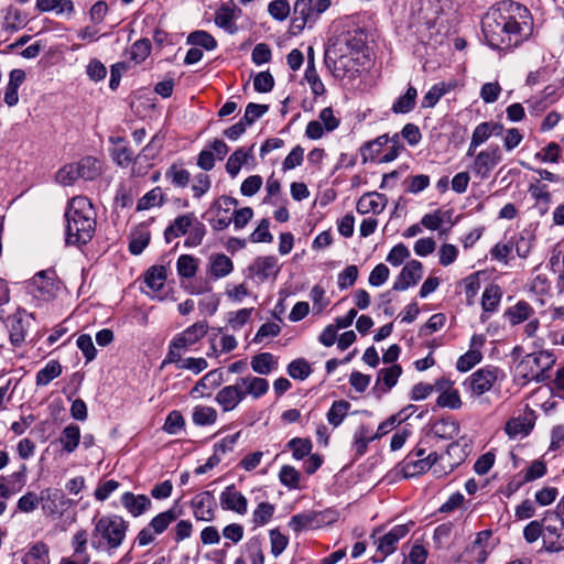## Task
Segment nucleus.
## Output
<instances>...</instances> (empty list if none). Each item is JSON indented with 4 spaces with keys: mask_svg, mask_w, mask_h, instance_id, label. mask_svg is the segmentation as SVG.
<instances>
[{
    "mask_svg": "<svg viewBox=\"0 0 564 564\" xmlns=\"http://www.w3.org/2000/svg\"><path fill=\"white\" fill-rule=\"evenodd\" d=\"M253 148L252 144L249 148H238L228 158L226 162V172L234 178L236 177L241 166L247 164L249 160L253 159Z\"/></svg>",
    "mask_w": 564,
    "mask_h": 564,
    "instance_id": "nucleus-32",
    "label": "nucleus"
},
{
    "mask_svg": "<svg viewBox=\"0 0 564 564\" xmlns=\"http://www.w3.org/2000/svg\"><path fill=\"white\" fill-rule=\"evenodd\" d=\"M234 270L231 259L224 254L217 253L209 258V273L214 279H221L229 275Z\"/></svg>",
    "mask_w": 564,
    "mask_h": 564,
    "instance_id": "nucleus-36",
    "label": "nucleus"
},
{
    "mask_svg": "<svg viewBox=\"0 0 564 564\" xmlns=\"http://www.w3.org/2000/svg\"><path fill=\"white\" fill-rule=\"evenodd\" d=\"M305 80L310 85L311 91L315 96H322L325 93V86L317 74V70L314 65V61L308 59L307 66L304 74Z\"/></svg>",
    "mask_w": 564,
    "mask_h": 564,
    "instance_id": "nucleus-54",
    "label": "nucleus"
},
{
    "mask_svg": "<svg viewBox=\"0 0 564 564\" xmlns=\"http://www.w3.org/2000/svg\"><path fill=\"white\" fill-rule=\"evenodd\" d=\"M279 270L278 259L274 256L258 257L249 267L250 274L259 282L276 276Z\"/></svg>",
    "mask_w": 564,
    "mask_h": 564,
    "instance_id": "nucleus-25",
    "label": "nucleus"
},
{
    "mask_svg": "<svg viewBox=\"0 0 564 564\" xmlns=\"http://www.w3.org/2000/svg\"><path fill=\"white\" fill-rule=\"evenodd\" d=\"M208 330V324L205 321L197 322L182 333L176 334L170 343L165 361H180L182 350L189 348L202 339Z\"/></svg>",
    "mask_w": 564,
    "mask_h": 564,
    "instance_id": "nucleus-9",
    "label": "nucleus"
},
{
    "mask_svg": "<svg viewBox=\"0 0 564 564\" xmlns=\"http://www.w3.org/2000/svg\"><path fill=\"white\" fill-rule=\"evenodd\" d=\"M25 471L26 467L22 465L21 470L7 477L0 476V497L2 499H9L22 490L25 484Z\"/></svg>",
    "mask_w": 564,
    "mask_h": 564,
    "instance_id": "nucleus-28",
    "label": "nucleus"
},
{
    "mask_svg": "<svg viewBox=\"0 0 564 564\" xmlns=\"http://www.w3.org/2000/svg\"><path fill=\"white\" fill-rule=\"evenodd\" d=\"M503 132V126L495 121H484L476 126L473 131L471 138L475 143L484 144L491 137H499Z\"/></svg>",
    "mask_w": 564,
    "mask_h": 564,
    "instance_id": "nucleus-35",
    "label": "nucleus"
},
{
    "mask_svg": "<svg viewBox=\"0 0 564 564\" xmlns=\"http://www.w3.org/2000/svg\"><path fill=\"white\" fill-rule=\"evenodd\" d=\"M25 289L35 300L50 302L59 292L61 282L57 280L54 270H42L26 281Z\"/></svg>",
    "mask_w": 564,
    "mask_h": 564,
    "instance_id": "nucleus-8",
    "label": "nucleus"
},
{
    "mask_svg": "<svg viewBox=\"0 0 564 564\" xmlns=\"http://www.w3.org/2000/svg\"><path fill=\"white\" fill-rule=\"evenodd\" d=\"M389 142V135L382 134L378 138L367 141L362 144L360 148V155L362 159V162L366 163L368 161H375L379 153L381 152L382 148Z\"/></svg>",
    "mask_w": 564,
    "mask_h": 564,
    "instance_id": "nucleus-44",
    "label": "nucleus"
},
{
    "mask_svg": "<svg viewBox=\"0 0 564 564\" xmlns=\"http://www.w3.org/2000/svg\"><path fill=\"white\" fill-rule=\"evenodd\" d=\"M502 295V289L498 284L491 283L485 288L481 295V323H485L491 314L496 313L499 310Z\"/></svg>",
    "mask_w": 564,
    "mask_h": 564,
    "instance_id": "nucleus-24",
    "label": "nucleus"
},
{
    "mask_svg": "<svg viewBox=\"0 0 564 564\" xmlns=\"http://www.w3.org/2000/svg\"><path fill=\"white\" fill-rule=\"evenodd\" d=\"M417 90L413 86H409L406 91L397 98L393 102L391 110L394 113H409L416 105Z\"/></svg>",
    "mask_w": 564,
    "mask_h": 564,
    "instance_id": "nucleus-45",
    "label": "nucleus"
},
{
    "mask_svg": "<svg viewBox=\"0 0 564 564\" xmlns=\"http://www.w3.org/2000/svg\"><path fill=\"white\" fill-rule=\"evenodd\" d=\"M90 544L95 550L107 551L111 554L126 539L128 521L118 514H106L94 519Z\"/></svg>",
    "mask_w": 564,
    "mask_h": 564,
    "instance_id": "nucleus-4",
    "label": "nucleus"
},
{
    "mask_svg": "<svg viewBox=\"0 0 564 564\" xmlns=\"http://www.w3.org/2000/svg\"><path fill=\"white\" fill-rule=\"evenodd\" d=\"M36 9L41 12H55L57 15H72L75 11L72 0H36Z\"/></svg>",
    "mask_w": 564,
    "mask_h": 564,
    "instance_id": "nucleus-37",
    "label": "nucleus"
},
{
    "mask_svg": "<svg viewBox=\"0 0 564 564\" xmlns=\"http://www.w3.org/2000/svg\"><path fill=\"white\" fill-rule=\"evenodd\" d=\"M480 272H475L464 278L462 283L464 284V293L466 296L467 305H473L478 291L480 290Z\"/></svg>",
    "mask_w": 564,
    "mask_h": 564,
    "instance_id": "nucleus-59",
    "label": "nucleus"
},
{
    "mask_svg": "<svg viewBox=\"0 0 564 564\" xmlns=\"http://www.w3.org/2000/svg\"><path fill=\"white\" fill-rule=\"evenodd\" d=\"M293 13L292 29L294 30V33L302 32L306 24L314 23L316 21L313 0H296Z\"/></svg>",
    "mask_w": 564,
    "mask_h": 564,
    "instance_id": "nucleus-26",
    "label": "nucleus"
},
{
    "mask_svg": "<svg viewBox=\"0 0 564 564\" xmlns=\"http://www.w3.org/2000/svg\"><path fill=\"white\" fill-rule=\"evenodd\" d=\"M373 434H370L368 426L361 424L354 433L351 449L356 457H361L366 454L370 442L375 441Z\"/></svg>",
    "mask_w": 564,
    "mask_h": 564,
    "instance_id": "nucleus-38",
    "label": "nucleus"
},
{
    "mask_svg": "<svg viewBox=\"0 0 564 564\" xmlns=\"http://www.w3.org/2000/svg\"><path fill=\"white\" fill-rule=\"evenodd\" d=\"M219 503L223 510L232 511L241 516L248 511L247 498L234 485L227 486L220 492Z\"/></svg>",
    "mask_w": 564,
    "mask_h": 564,
    "instance_id": "nucleus-23",
    "label": "nucleus"
},
{
    "mask_svg": "<svg viewBox=\"0 0 564 564\" xmlns=\"http://www.w3.org/2000/svg\"><path fill=\"white\" fill-rule=\"evenodd\" d=\"M481 32L490 48L510 53L532 37L534 19L524 4L503 0L484 14Z\"/></svg>",
    "mask_w": 564,
    "mask_h": 564,
    "instance_id": "nucleus-1",
    "label": "nucleus"
},
{
    "mask_svg": "<svg viewBox=\"0 0 564 564\" xmlns=\"http://www.w3.org/2000/svg\"><path fill=\"white\" fill-rule=\"evenodd\" d=\"M425 454L426 448L419 444L397 465V474L403 478L415 477L430 470L438 460H444V457L440 456L436 452Z\"/></svg>",
    "mask_w": 564,
    "mask_h": 564,
    "instance_id": "nucleus-6",
    "label": "nucleus"
},
{
    "mask_svg": "<svg viewBox=\"0 0 564 564\" xmlns=\"http://www.w3.org/2000/svg\"><path fill=\"white\" fill-rule=\"evenodd\" d=\"M151 48L152 45L149 39L138 40L131 45L128 52L129 58L135 64H140L150 55Z\"/></svg>",
    "mask_w": 564,
    "mask_h": 564,
    "instance_id": "nucleus-56",
    "label": "nucleus"
},
{
    "mask_svg": "<svg viewBox=\"0 0 564 564\" xmlns=\"http://www.w3.org/2000/svg\"><path fill=\"white\" fill-rule=\"evenodd\" d=\"M433 435L442 440H452L459 433V424L451 419H440L433 423L431 429Z\"/></svg>",
    "mask_w": 564,
    "mask_h": 564,
    "instance_id": "nucleus-40",
    "label": "nucleus"
},
{
    "mask_svg": "<svg viewBox=\"0 0 564 564\" xmlns=\"http://www.w3.org/2000/svg\"><path fill=\"white\" fill-rule=\"evenodd\" d=\"M366 35L360 29L339 34L325 52V63L337 78L354 79L369 62Z\"/></svg>",
    "mask_w": 564,
    "mask_h": 564,
    "instance_id": "nucleus-2",
    "label": "nucleus"
},
{
    "mask_svg": "<svg viewBox=\"0 0 564 564\" xmlns=\"http://www.w3.org/2000/svg\"><path fill=\"white\" fill-rule=\"evenodd\" d=\"M22 562L23 564H50L48 546L44 542L32 544Z\"/></svg>",
    "mask_w": 564,
    "mask_h": 564,
    "instance_id": "nucleus-46",
    "label": "nucleus"
},
{
    "mask_svg": "<svg viewBox=\"0 0 564 564\" xmlns=\"http://www.w3.org/2000/svg\"><path fill=\"white\" fill-rule=\"evenodd\" d=\"M185 426V420L177 410L171 411L164 422L163 431L170 435H175Z\"/></svg>",
    "mask_w": 564,
    "mask_h": 564,
    "instance_id": "nucleus-64",
    "label": "nucleus"
},
{
    "mask_svg": "<svg viewBox=\"0 0 564 564\" xmlns=\"http://www.w3.org/2000/svg\"><path fill=\"white\" fill-rule=\"evenodd\" d=\"M4 26L7 30L18 31L26 23V15L20 9L9 6L4 11Z\"/></svg>",
    "mask_w": 564,
    "mask_h": 564,
    "instance_id": "nucleus-55",
    "label": "nucleus"
},
{
    "mask_svg": "<svg viewBox=\"0 0 564 564\" xmlns=\"http://www.w3.org/2000/svg\"><path fill=\"white\" fill-rule=\"evenodd\" d=\"M193 213L177 216L164 230V239L170 243L173 239L186 236L193 225Z\"/></svg>",
    "mask_w": 564,
    "mask_h": 564,
    "instance_id": "nucleus-31",
    "label": "nucleus"
},
{
    "mask_svg": "<svg viewBox=\"0 0 564 564\" xmlns=\"http://www.w3.org/2000/svg\"><path fill=\"white\" fill-rule=\"evenodd\" d=\"M191 507L197 521L209 522L215 519L217 503L210 491H203L195 495L191 501Z\"/></svg>",
    "mask_w": 564,
    "mask_h": 564,
    "instance_id": "nucleus-18",
    "label": "nucleus"
},
{
    "mask_svg": "<svg viewBox=\"0 0 564 564\" xmlns=\"http://www.w3.org/2000/svg\"><path fill=\"white\" fill-rule=\"evenodd\" d=\"M198 260L189 254H182L178 257L176 262V269L178 275L182 278H193L197 272Z\"/></svg>",
    "mask_w": 564,
    "mask_h": 564,
    "instance_id": "nucleus-60",
    "label": "nucleus"
},
{
    "mask_svg": "<svg viewBox=\"0 0 564 564\" xmlns=\"http://www.w3.org/2000/svg\"><path fill=\"white\" fill-rule=\"evenodd\" d=\"M350 408L351 404L344 399L334 401L326 413L327 422L333 427H338L348 415Z\"/></svg>",
    "mask_w": 564,
    "mask_h": 564,
    "instance_id": "nucleus-42",
    "label": "nucleus"
},
{
    "mask_svg": "<svg viewBox=\"0 0 564 564\" xmlns=\"http://www.w3.org/2000/svg\"><path fill=\"white\" fill-rule=\"evenodd\" d=\"M280 482L290 490L300 488L301 473L290 465L281 467L279 473Z\"/></svg>",
    "mask_w": 564,
    "mask_h": 564,
    "instance_id": "nucleus-57",
    "label": "nucleus"
},
{
    "mask_svg": "<svg viewBox=\"0 0 564 564\" xmlns=\"http://www.w3.org/2000/svg\"><path fill=\"white\" fill-rule=\"evenodd\" d=\"M241 15V9L231 0L223 3L215 12V24L228 32L235 34L238 31L236 20Z\"/></svg>",
    "mask_w": 564,
    "mask_h": 564,
    "instance_id": "nucleus-21",
    "label": "nucleus"
},
{
    "mask_svg": "<svg viewBox=\"0 0 564 564\" xmlns=\"http://www.w3.org/2000/svg\"><path fill=\"white\" fill-rule=\"evenodd\" d=\"M545 534H543V545L549 553H558L564 551V517L552 519L546 522Z\"/></svg>",
    "mask_w": 564,
    "mask_h": 564,
    "instance_id": "nucleus-16",
    "label": "nucleus"
},
{
    "mask_svg": "<svg viewBox=\"0 0 564 564\" xmlns=\"http://www.w3.org/2000/svg\"><path fill=\"white\" fill-rule=\"evenodd\" d=\"M288 447L292 451L293 458L301 460L311 454L313 445L308 438L294 437L289 441Z\"/></svg>",
    "mask_w": 564,
    "mask_h": 564,
    "instance_id": "nucleus-61",
    "label": "nucleus"
},
{
    "mask_svg": "<svg viewBox=\"0 0 564 564\" xmlns=\"http://www.w3.org/2000/svg\"><path fill=\"white\" fill-rule=\"evenodd\" d=\"M243 400V393L236 382L223 387L215 397L216 403L224 412L234 411Z\"/></svg>",
    "mask_w": 564,
    "mask_h": 564,
    "instance_id": "nucleus-27",
    "label": "nucleus"
},
{
    "mask_svg": "<svg viewBox=\"0 0 564 564\" xmlns=\"http://www.w3.org/2000/svg\"><path fill=\"white\" fill-rule=\"evenodd\" d=\"M26 316V311L19 308L15 313L9 315L4 321V325L9 333L10 343L14 347L21 346L25 340L29 328Z\"/></svg>",
    "mask_w": 564,
    "mask_h": 564,
    "instance_id": "nucleus-15",
    "label": "nucleus"
},
{
    "mask_svg": "<svg viewBox=\"0 0 564 564\" xmlns=\"http://www.w3.org/2000/svg\"><path fill=\"white\" fill-rule=\"evenodd\" d=\"M187 44L193 46L203 47L207 51H213L217 47L215 37L206 31L198 30L188 34Z\"/></svg>",
    "mask_w": 564,
    "mask_h": 564,
    "instance_id": "nucleus-52",
    "label": "nucleus"
},
{
    "mask_svg": "<svg viewBox=\"0 0 564 564\" xmlns=\"http://www.w3.org/2000/svg\"><path fill=\"white\" fill-rule=\"evenodd\" d=\"M534 426L532 420L527 415L511 417L505 426V432L510 438L525 437Z\"/></svg>",
    "mask_w": 564,
    "mask_h": 564,
    "instance_id": "nucleus-33",
    "label": "nucleus"
},
{
    "mask_svg": "<svg viewBox=\"0 0 564 564\" xmlns=\"http://www.w3.org/2000/svg\"><path fill=\"white\" fill-rule=\"evenodd\" d=\"M250 367L253 372L260 376H268L279 367L278 358L271 352H260L250 360Z\"/></svg>",
    "mask_w": 564,
    "mask_h": 564,
    "instance_id": "nucleus-34",
    "label": "nucleus"
},
{
    "mask_svg": "<svg viewBox=\"0 0 564 564\" xmlns=\"http://www.w3.org/2000/svg\"><path fill=\"white\" fill-rule=\"evenodd\" d=\"M167 180L177 187H185L191 181V174L187 170L173 164L165 173Z\"/></svg>",
    "mask_w": 564,
    "mask_h": 564,
    "instance_id": "nucleus-63",
    "label": "nucleus"
},
{
    "mask_svg": "<svg viewBox=\"0 0 564 564\" xmlns=\"http://www.w3.org/2000/svg\"><path fill=\"white\" fill-rule=\"evenodd\" d=\"M164 197L162 189L160 187H155L139 199L137 208L138 210L150 209L155 206H161Z\"/></svg>",
    "mask_w": 564,
    "mask_h": 564,
    "instance_id": "nucleus-62",
    "label": "nucleus"
},
{
    "mask_svg": "<svg viewBox=\"0 0 564 564\" xmlns=\"http://www.w3.org/2000/svg\"><path fill=\"white\" fill-rule=\"evenodd\" d=\"M76 165L78 167L79 178L86 181H93L101 173L100 162L93 156L83 158Z\"/></svg>",
    "mask_w": 564,
    "mask_h": 564,
    "instance_id": "nucleus-47",
    "label": "nucleus"
},
{
    "mask_svg": "<svg viewBox=\"0 0 564 564\" xmlns=\"http://www.w3.org/2000/svg\"><path fill=\"white\" fill-rule=\"evenodd\" d=\"M166 278L167 270L164 265H153L147 271L144 282L149 289L158 292L164 286Z\"/></svg>",
    "mask_w": 564,
    "mask_h": 564,
    "instance_id": "nucleus-48",
    "label": "nucleus"
},
{
    "mask_svg": "<svg viewBox=\"0 0 564 564\" xmlns=\"http://www.w3.org/2000/svg\"><path fill=\"white\" fill-rule=\"evenodd\" d=\"M193 423L197 426L213 425L217 421V411L207 405H196L192 414Z\"/></svg>",
    "mask_w": 564,
    "mask_h": 564,
    "instance_id": "nucleus-50",
    "label": "nucleus"
},
{
    "mask_svg": "<svg viewBox=\"0 0 564 564\" xmlns=\"http://www.w3.org/2000/svg\"><path fill=\"white\" fill-rule=\"evenodd\" d=\"M454 88L453 84L440 82L434 84L423 96L422 108H433L451 89Z\"/></svg>",
    "mask_w": 564,
    "mask_h": 564,
    "instance_id": "nucleus-41",
    "label": "nucleus"
},
{
    "mask_svg": "<svg viewBox=\"0 0 564 564\" xmlns=\"http://www.w3.org/2000/svg\"><path fill=\"white\" fill-rule=\"evenodd\" d=\"M377 533L378 531H375L371 538L375 540L377 553L380 555L378 561L381 562L397 550L398 542L409 533V528L405 524L394 525L380 538H377Z\"/></svg>",
    "mask_w": 564,
    "mask_h": 564,
    "instance_id": "nucleus-13",
    "label": "nucleus"
},
{
    "mask_svg": "<svg viewBox=\"0 0 564 564\" xmlns=\"http://www.w3.org/2000/svg\"><path fill=\"white\" fill-rule=\"evenodd\" d=\"M121 505L133 518H138L152 507L151 499L145 495H134L127 491L120 498Z\"/></svg>",
    "mask_w": 564,
    "mask_h": 564,
    "instance_id": "nucleus-29",
    "label": "nucleus"
},
{
    "mask_svg": "<svg viewBox=\"0 0 564 564\" xmlns=\"http://www.w3.org/2000/svg\"><path fill=\"white\" fill-rule=\"evenodd\" d=\"M275 511L274 505L262 501L252 512V522L254 527H263L272 519Z\"/></svg>",
    "mask_w": 564,
    "mask_h": 564,
    "instance_id": "nucleus-58",
    "label": "nucleus"
},
{
    "mask_svg": "<svg viewBox=\"0 0 564 564\" xmlns=\"http://www.w3.org/2000/svg\"><path fill=\"white\" fill-rule=\"evenodd\" d=\"M534 314L532 306L525 301H519L513 306H510L506 312L505 316L508 318L511 325H518L531 318Z\"/></svg>",
    "mask_w": 564,
    "mask_h": 564,
    "instance_id": "nucleus-39",
    "label": "nucleus"
},
{
    "mask_svg": "<svg viewBox=\"0 0 564 564\" xmlns=\"http://www.w3.org/2000/svg\"><path fill=\"white\" fill-rule=\"evenodd\" d=\"M177 517L178 512L174 508L160 512L151 519L147 527L139 531L135 543L139 546H147L153 543L156 536L165 532Z\"/></svg>",
    "mask_w": 564,
    "mask_h": 564,
    "instance_id": "nucleus-10",
    "label": "nucleus"
},
{
    "mask_svg": "<svg viewBox=\"0 0 564 564\" xmlns=\"http://www.w3.org/2000/svg\"><path fill=\"white\" fill-rule=\"evenodd\" d=\"M41 507L45 516L59 518L69 507L70 501L59 489H44L40 495Z\"/></svg>",
    "mask_w": 564,
    "mask_h": 564,
    "instance_id": "nucleus-14",
    "label": "nucleus"
},
{
    "mask_svg": "<svg viewBox=\"0 0 564 564\" xmlns=\"http://www.w3.org/2000/svg\"><path fill=\"white\" fill-rule=\"evenodd\" d=\"M59 442L63 451L70 454L75 452L80 442V429L76 424H68L61 433Z\"/></svg>",
    "mask_w": 564,
    "mask_h": 564,
    "instance_id": "nucleus-43",
    "label": "nucleus"
},
{
    "mask_svg": "<svg viewBox=\"0 0 564 564\" xmlns=\"http://www.w3.org/2000/svg\"><path fill=\"white\" fill-rule=\"evenodd\" d=\"M65 218L66 245L79 247L93 239L97 224L96 212L87 197H74L68 204Z\"/></svg>",
    "mask_w": 564,
    "mask_h": 564,
    "instance_id": "nucleus-3",
    "label": "nucleus"
},
{
    "mask_svg": "<svg viewBox=\"0 0 564 564\" xmlns=\"http://www.w3.org/2000/svg\"><path fill=\"white\" fill-rule=\"evenodd\" d=\"M388 199L384 194L370 192L364 194L357 202L356 209L359 214H380L384 210Z\"/></svg>",
    "mask_w": 564,
    "mask_h": 564,
    "instance_id": "nucleus-30",
    "label": "nucleus"
},
{
    "mask_svg": "<svg viewBox=\"0 0 564 564\" xmlns=\"http://www.w3.org/2000/svg\"><path fill=\"white\" fill-rule=\"evenodd\" d=\"M555 356L549 350H539L528 354L519 362L517 369L519 375L527 381L534 380L541 382L545 379V373L555 364Z\"/></svg>",
    "mask_w": 564,
    "mask_h": 564,
    "instance_id": "nucleus-7",
    "label": "nucleus"
},
{
    "mask_svg": "<svg viewBox=\"0 0 564 564\" xmlns=\"http://www.w3.org/2000/svg\"><path fill=\"white\" fill-rule=\"evenodd\" d=\"M401 373L402 368L400 365H392L388 368H383L378 373L377 384L382 382L384 386L383 392H388L397 384Z\"/></svg>",
    "mask_w": 564,
    "mask_h": 564,
    "instance_id": "nucleus-51",
    "label": "nucleus"
},
{
    "mask_svg": "<svg viewBox=\"0 0 564 564\" xmlns=\"http://www.w3.org/2000/svg\"><path fill=\"white\" fill-rule=\"evenodd\" d=\"M506 373L497 366L487 365L470 373L462 383L469 399L482 403L487 394H500Z\"/></svg>",
    "mask_w": 564,
    "mask_h": 564,
    "instance_id": "nucleus-5",
    "label": "nucleus"
},
{
    "mask_svg": "<svg viewBox=\"0 0 564 564\" xmlns=\"http://www.w3.org/2000/svg\"><path fill=\"white\" fill-rule=\"evenodd\" d=\"M330 516L332 512L329 511H304L292 516L288 525L295 533L304 530L319 529L333 522L334 519Z\"/></svg>",
    "mask_w": 564,
    "mask_h": 564,
    "instance_id": "nucleus-12",
    "label": "nucleus"
},
{
    "mask_svg": "<svg viewBox=\"0 0 564 564\" xmlns=\"http://www.w3.org/2000/svg\"><path fill=\"white\" fill-rule=\"evenodd\" d=\"M237 386L243 393V399L248 395L253 400H258L268 393L270 384L269 381L262 377H257L251 373L239 377L236 379Z\"/></svg>",
    "mask_w": 564,
    "mask_h": 564,
    "instance_id": "nucleus-22",
    "label": "nucleus"
},
{
    "mask_svg": "<svg viewBox=\"0 0 564 564\" xmlns=\"http://www.w3.org/2000/svg\"><path fill=\"white\" fill-rule=\"evenodd\" d=\"M501 161L502 152L499 145L490 144L475 155L470 169L475 176L480 180H487Z\"/></svg>",
    "mask_w": 564,
    "mask_h": 564,
    "instance_id": "nucleus-11",
    "label": "nucleus"
},
{
    "mask_svg": "<svg viewBox=\"0 0 564 564\" xmlns=\"http://www.w3.org/2000/svg\"><path fill=\"white\" fill-rule=\"evenodd\" d=\"M238 200L230 196H221L210 207V210L216 209V216L209 219L212 228L216 231H221L229 227L232 223L231 215L229 214L230 207L236 206Z\"/></svg>",
    "mask_w": 564,
    "mask_h": 564,
    "instance_id": "nucleus-20",
    "label": "nucleus"
},
{
    "mask_svg": "<svg viewBox=\"0 0 564 564\" xmlns=\"http://www.w3.org/2000/svg\"><path fill=\"white\" fill-rule=\"evenodd\" d=\"M62 373V366L57 360H50L44 368L37 371L35 383L39 387L47 386L52 380L59 377Z\"/></svg>",
    "mask_w": 564,
    "mask_h": 564,
    "instance_id": "nucleus-49",
    "label": "nucleus"
},
{
    "mask_svg": "<svg viewBox=\"0 0 564 564\" xmlns=\"http://www.w3.org/2000/svg\"><path fill=\"white\" fill-rule=\"evenodd\" d=\"M423 276V264L419 260L409 261L400 271L395 281L393 282L392 290L405 291L415 286Z\"/></svg>",
    "mask_w": 564,
    "mask_h": 564,
    "instance_id": "nucleus-19",
    "label": "nucleus"
},
{
    "mask_svg": "<svg viewBox=\"0 0 564 564\" xmlns=\"http://www.w3.org/2000/svg\"><path fill=\"white\" fill-rule=\"evenodd\" d=\"M206 232L207 230L205 225L194 216L193 225L191 229L187 231V237L184 241V246L186 248H195L199 246L203 242Z\"/></svg>",
    "mask_w": 564,
    "mask_h": 564,
    "instance_id": "nucleus-53",
    "label": "nucleus"
},
{
    "mask_svg": "<svg viewBox=\"0 0 564 564\" xmlns=\"http://www.w3.org/2000/svg\"><path fill=\"white\" fill-rule=\"evenodd\" d=\"M162 142L163 139L159 134L152 137L151 141L135 156L132 166V175L143 176L147 173V170L151 166L150 161L159 155L162 149Z\"/></svg>",
    "mask_w": 564,
    "mask_h": 564,
    "instance_id": "nucleus-17",
    "label": "nucleus"
}]
</instances>
